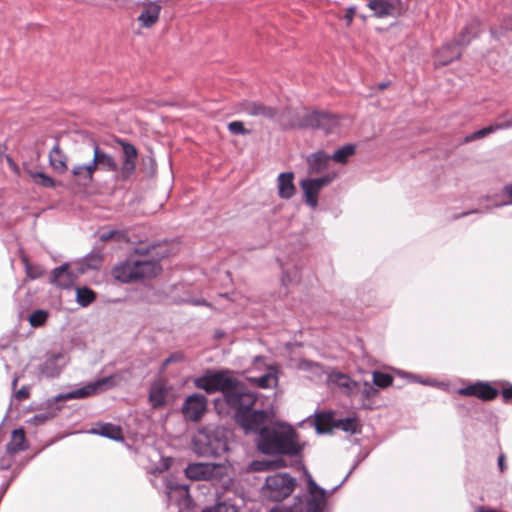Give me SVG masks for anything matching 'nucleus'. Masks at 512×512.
Here are the masks:
<instances>
[{
  "label": "nucleus",
  "mask_w": 512,
  "mask_h": 512,
  "mask_svg": "<svg viewBox=\"0 0 512 512\" xmlns=\"http://www.w3.org/2000/svg\"><path fill=\"white\" fill-rule=\"evenodd\" d=\"M161 6L157 2H149L138 16V22L144 28L153 26L159 19Z\"/></svg>",
  "instance_id": "obj_24"
},
{
  "label": "nucleus",
  "mask_w": 512,
  "mask_h": 512,
  "mask_svg": "<svg viewBox=\"0 0 512 512\" xmlns=\"http://www.w3.org/2000/svg\"><path fill=\"white\" fill-rule=\"evenodd\" d=\"M359 392L362 398V406L367 407L366 401L375 397L378 393V389L371 383L365 381L359 382V386L356 387L355 393Z\"/></svg>",
  "instance_id": "obj_33"
},
{
  "label": "nucleus",
  "mask_w": 512,
  "mask_h": 512,
  "mask_svg": "<svg viewBox=\"0 0 512 512\" xmlns=\"http://www.w3.org/2000/svg\"><path fill=\"white\" fill-rule=\"evenodd\" d=\"M322 418H323L322 414H316V430L318 433H322L324 431L321 428Z\"/></svg>",
  "instance_id": "obj_55"
},
{
  "label": "nucleus",
  "mask_w": 512,
  "mask_h": 512,
  "mask_svg": "<svg viewBox=\"0 0 512 512\" xmlns=\"http://www.w3.org/2000/svg\"><path fill=\"white\" fill-rule=\"evenodd\" d=\"M152 484L156 489L163 490L169 505L180 507L187 502L189 496L188 486L178 483L175 478L159 474L152 481Z\"/></svg>",
  "instance_id": "obj_8"
},
{
  "label": "nucleus",
  "mask_w": 512,
  "mask_h": 512,
  "mask_svg": "<svg viewBox=\"0 0 512 512\" xmlns=\"http://www.w3.org/2000/svg\"><path fill=\"white\" fill-rule=\"evenodd\" d=\"M193 481H208L217 489L228 490L233 484L229 467L221 463H190L184 470Z\"/></svg>",
  "instance_id": "obj_4"
},
{
  "label": "nucleus",
  "mask_w": 512,
  "mask_h": 512,
  "mask_svg": "<svg viewBox=\"0 0 512 512\" xmlns=\"http://www.w3.org/2000/svg\"><path fill=\"white\" fill-rule=\"evenodd\" d=\"M495 130H494V127L493 125H489V126H486L480 130H477L467 136H465L464 138V143H470V142H473L475 140H478V139H482L492 133H494Z\"/></svg>",
  "instance_id": "obj_39"
},
{
  "label": "nucleus",
  "mask_w": 512,
  "mask_h": 512,
  "mask_svg": "<svg viewBox=\"0 0 512 512\" xmlns=\"http://www.w3.org/2000/svg\"><path fill=\"white\" fill-rule=\"evenodd\" d=\"M207 404L208 400L204 395L194 393L185 399L181 410L186 419L197 422L206 412Z\"/></svg>",
  "instance_id": "obj_12"
},
{
  "label": "nucleus",
  "mask_w": 512,
  "mask_h": 512,
  "mask_svg": "<svg viewBox=\"0 0 512 512\" xmlns=\"http://www.w3.org/2000/svg\"><path fill=\"white\" fill-rule=\"evenodd\" d=\"M355 12H356V7L354 5L352 6H349L347 9H346V13L344 15V20L346 21V24L347 26H350L352 21H353V17L355 15Z\"/></svg>",
  "instance_id": "obj_52"
},
{
  "label": "nucleus",
  "mask_w": 512,
  "mask_h": 512,
  "mask_svg": "<svg viewBox=\"0 0 512 512\" xmlns=\"http://www.w3.org/2000/svg\"><path fill=\"white\" fill-rule=\"evenodd\" d=\"M355 145L353 144H346L339 149H337L333 155H331V159L334 160L337 163L345 164L347 163L349 157L355 154Z\"/></svg>",
  "instance_id": "obj_32"
},
{
  "label": "nucleus",
  "mask_w": 512,
  "mask_h": 512,
  "mask_svg": "<svg viewBox=\"0 0 512 512\" xmlns=\"http://www.w3.org/2000/svg\"><path fill=\"white\" fill-rule=\"evenodd\" d=\"M30 392L27 386H22L18 391L14 392L13 396L18 401H23L29 398Z\"/></svg>",
  "instance_id": "obj_50"
},
{
  "label": "nucleus",
  "mask_w": 512,
  "mask_h": 512,
  "mask_svg": "<svg viewBox=\"0 0 512 512\" xmlns=\"http://www.w3.org/2000/svg\"><path fill=\"white\" fill-rule=\"evenodd\" d=\"M478 212H479V210H472V211L464 212V213H462L461 215H456V216L454 217V219H458V218H460V217H462V216H466V215H469V214H471V213H478Z\"/></svg>",
  "instance_id": "obj_58"
},
{
  "label": "nucleus",
  "mask_w": 512,
  "mask_h": 512,
  "mask_svg": "<svg viewBox=\"0 0 512 512\" xmlns=\"http://www.w3.org/2000/svg\"><path fill=\"white\" fill-rule=\"evenodd\" d=\"M196 451L204 457H218L228 450L226 439L218 431H202L194 440Z\"/></svg>",
  "instance_id": "obj_7"
},
{
  "label": "nucleus",
  "mask_w": 512,
  "mask_h": 512,
  "mask_svg": "<svg viewBox=\"0 0 512 512\" xmlns=\"http://www.w3.org/2000/svg\"><path fill=\"white\" fill-rule=\"evenodd\" d=\"M95 262H96V264L91 265L93 268H96V267H97V265L100 263V258H99V257H97V258L95 259Z\"/></svg>",
  "instance_id": "obj_61"
},
{
  "label": "nucleus",
  "mask_w": 512,
  "mask_h": 512,
  "mask_svg": "<svg viewBox=\"0 0 512 512\" xmlns=\"http://www.w3.org/2000/svg\"><path fill=\"white\" fill-rule=\"evenodd\" d=\"M17 382H18V377H14V378H13V381H12V387H13V389H15V388H16Z\"/></svg>",
  "instance_id": "obj_60"
},
{
  "label": "nucleus",
  "mask_w": 512,
  "mask_h": 512,
  "mask_svg": "<svg viewBox=\"0 0 512 512\" xmlns=\"http://www.w3.org/2000/svg\"><path fill=\"white\" fill-rule=\"evenodd\" d=\"M27 277L37 279L44 275V269L41 266L31 264L26 257L22 258Z\"/></svg>",
  "instance_id": "obj_38"
},
{
  "label": "nucleus",
  "mask_w": 512,
  "mask_h": 512,
  "mask_svg": "<svg viewBox=\"0 0 512 512\" xmlns=\"http://www.w3.org/2000/svg\"><path fill=\"white\" fill-rule=\"evenodd\" d=\"M303 474H304L306 482H307V489H309V488L316 489L318 484L315 482V480L313 479V477L311 476V474L305 467H303Z\"/></svg>",
  "instance_id": "obj_53"
},
{
  "label": "nucleus",
  "mask_w": 512,
  "mask_h": 512,
  "mask_svg": "<svg viewBox=\"0 0 512 512\" xmlns=\"http://www.w3.org/2000/svg\"><path fill=\"white\" fill-rule=\"evenodd\" d=\"M257 447L267 455L295 457L302 451L298 434L290 425H279L263 430L261 437H258Z\"/></svg>",
  "instance_id": "obj_1"
},
{
  "label": "nucleus",
  "mask_w": 512,
  "mask_h": 512,
  "mask_svg": "<svg viewBox=\"0 0 512 512\" xmlns=\"http://www.w3.org/2000/svg\"><path fill=\"white\" fill-rule=\"evenodd\" d=\"M6 449L10 454H16L26 449L25 432L22 428L13 430L11 440L7 443Z\"/></svg>",
  "instance_id": "obj_28"
},
{
  "label": "nucleus",
  "mask_w": 512,
  "mask_h": 512,
  "mask_svg": "<svg viewBox=\"0 0 512 512\" xmlns=\"http://www.w3.org/2000/svg\"><path fill=\"white\" fill-rule=\"evenodd\" d=\"M55 414L51 412H45L34 415L29 422L33 423L34 425H42L44 424L48 419L52 418Z\"/></svg>",
  "instance_id": "obj_48"
},
{
  "label": "nucleus",
  "mask_w": 512,
  "mask_h": 512,
  "mask_svg": "<svg viewBox=\"0 0 512 512\" xmlns=\"http://www.w3.org/2000/svg\"><path fill=\"white\" fill-rule=\"evenodd\" d=\"M183 360V354L181 352L172 353L162 363V370H165L171 363L180 362Z\"/></svg>",
  "instance_id": "obj_49"
},
{
  "label": "nucleus",
  "mask_w": 512,
  "mask_h": 512,
  "mask_svg": "<svg viewBox=\"0 0 512 512\" xmlns=\"http://www.w3.org/2000/svg\"><path fill=\"white\" fill-rule=\"evenodd\" d=\"M167 389L160 383H154L150 387L149 401L153 408H160L166 404Z\"/></svg>",
  "instance_id": "obj_29"
},
{
  "label": "nucleus",
  "mask_w": 512,
  "mask_h": 512,
  "mask_svg": "<svg viewBox=\"0 0 512 512\" xmlns=\"http://www.w3.org/2000/svg\"><path fill=\"white\" fill-rule=\"evenodd\" d=\"M294 174L292 172L280 173L277 179L278 195L282 199H290L295 195L296 188L293 183Z\"/></svg>",
  "instance_id": "obj_22"
},
{
  "label": "nucleus",
  "mask_w": 512,
  "mask_h": 512,
  "mask_svg": "<svg viewBox=\"0 0 512 512\" xmlns=\"http://www.w3.org/2000/svg\"><path fill=\"white\" fill-rule=\"evenodd\" d=\"M250 381L255 383L258 387L266 389L277 385V377L272 372H267L259 377H252Z\"/></svg>",
  "instance_id": "obj_35"
},
{
  "label": "nucleus",
  "mask_w": 512,
  "mask_h": 512,
  "mask_svg": "<svg viewBox=\"0 0 512 512\" xmlns=\"http://www.w3.org/2000/svg\"><path fill=\"white\" fill-rule=\"evenodd\" d=\"M330 160V155L322 150L312 153L307 157L309 173H319L325 170L328 167Z\"/></svg>",
  "instance_id": "obj_25"
},
{
  "label": "nucleus",
  "mask_w": 512,
  "mask_h": 512,
  "mask_svg": "<svg viewBox=\"0 0 512 512\" xmlns=\"http://www.w3.org/2000/svg\"><path fill=\"white\" fill-rule=\"evenodd\" d=\"M116 385L115 376H107L103 377L101 379H98L94 382H91L84 387L75 389L73 391H70L68 393H62L55 396L51 402L55 403L58 401H65V400H71V399H84L87 397H90L92 395H95L99 392L108 390Z\"/></svg>",
  "instance_id": "obj_10"
},
{
  "label": "nucleus",
  "mask_w": 512,
  "mask_h": 512,
  "mask_svg": "<svg viewBox=\"0 0 512 512\" xmlns=\"http://www.w3.org/2000/svg\"><path fill=\"white\" fill-rule=\"evenodd\" d=\"M367 6L375 18L397 17L402 11L400 0H368Z\"/></svg>",
  "instance_id": "obj_13"
},
{
  "label": "nucleus",
  "mask_w": 512,
  "mask_h": 512,
  "mask_svg": "<svg viewBox=\"0 0 512 512\" xmlns=\"http://www.w3.org/2000/svg\"><path fill=\"white\" fill-rule=\"evenodd\" d=\"M268 413L264 410H250L245 412H235L236 423L243 428L246 434L258 433L261 437V432L267 430L266 426Z\"/></svg>",
  "instance_id": "obj_11"
},
{
  "label": "nucleus",
  "mask_w": 512,
  "mask_h": 512,
  "mask_svg": "<svg viewBox=\"0 0 512 512\" xmlns=\"http://www.w3.org/2000/svg\"><path fill=\"white\" fill-rule=\"evenodd\" d=\"M48 312L43 309L33 311L29 316V323L33 327H39L45 323Z\"/></svg>",
  "instance_id": "obj_40"
},
{
  "label": "nucleus",
  "mask_w": 512,
  "mask_h": 512,
  "mask_svg": "<svg viewBox=\"0 0 512 512\" xmlns=\"http://www.w3.org/2000/svg\"><path fill=\"white\" fill-rule=\"evenodd\" d=\"M95 172L96 170L91 161L87 164H76L71 169L73 181L84 187L92 183Z\"/></svg>",
  "instance_id": "obj_20"
},
{
  "label": "nucleus",
  "mask_w": 512,
  "mask_h": 512,
  "mask_svg": "<svg viewBox=\"0 0 512 512\" xmlns=\"http://www.w3.org/2000/svg\"><path fill=\"white\" fill-rule=\"evenodd\" d=\"M393 382V377L388 373L379 371L373 372V385L379 388H386Z\"/></svg>",
  "instance_id": "obj_37"
},
{
  "label": "nucleus",
  "mask_w": 512,
  "mask_h": 512,
  "mask_svg": "<svg viewBox=\"0 0 512 512\" xmlns=\"http://www.w3.org/2000/svg\"><path fill=\"white\" fill-rule=\"evenodd\" d=\"M125 238V233L119 230H102L99 239L102 242H107L112 239L122 240Z\"/></svg>",
  "instance_id": "obj_44"
},
{
  "label": "nucleus",
  "mask_w": 512,
  "mask_h": 512,
  "mask_svg": "<svg viewBox=\"0 0 512 512\" xmlns=\"http://www.w3.org/2000/svg\"><path fill=\"white\" fill-rule=\"evenodd\" d=\"M502 397L505 402L512 401V386L502 390Z\"/></svg>",
  "instance_id": "obj_54"
},
{
  "label": "nucleus",
  "mask_w": 512,
  "mask_h": 512,
  "mask_svg": "<svg viewBox=\"0 0 512 512\" xmlns=\"http://www.w3.org/2000/svg\"><path fill=\"white\" fill-rule=\"evenodd\" d=\"M139 250L113 268V276L122 283H131L156 277L161 272L158 261L146 255H139Z\"/></svg>",
  "instance_id": "obj_3"
},
{
  "label": "nucleus",
  "mask_w": 512,
  "mask_h": 512,
  "mask_svg": "<svg viewBox=\"0 0 512 512\" xmlns=\"http://www.w3.org/2000/svg\"><path fill=\"white\" fill-rule=\"evenodd\" d=\"M300 187L303 190L305 203L311 208H316L320 190L316 189L307 179L300 182Z\"/></svg>",
  "instance_id": "obj_31"
},
{
  "label": "nucleus",
  "mask_w": 512,
  "mask_h": 512,
  "mask_svg": "<svg viewBox=\"0 0 512 512\" xmlns=\"http://www.w3.org/2000/svg\"><path fill=\"white\" fill-rule=\"evenodd\" d=\"M49 163L51 167L59 174H63L68 170L67 156L60 149L58 143H55L49 152Z\"/></svg>",
  "instance_id": "obj_26"
},
{
  "label": "nucleus",
  "mask_w": 512,
  "mask_h": 512,
  "mask_svg": "<svg viewBox=\"0 0 512 512\" xmlns=\"http://www.w3.org/2000/svg\"><path fill=\"white\" fill-rule=\"evenodd\" d=\"M202 512H237L235 506L224 502H218L214 506L205 507Z\"/></svg>",
  "instance_id": "obj_43"
},
{
  "label": "nucleus",
  "mask_w": 512,
  "mask_h": 512,
  "mask_svg": "<svg viewBox=\"0 0 512 512\" xmlns=\"http://www.w3.org/2000/svg\"><path fill=\"white\" fill-rule=\"evenodd\" d=\"M242 111L254 117H263L265 119L273 120L278 115V110L275 107L267 106L255 101H246L242 104Z\"/></svg>",
  "instance_id": "obj_18"
},
{
  "label": "nucleus",
  "mask_w": 512,
  "mask_h": 512,
  "mask_svg": "<svg viewBox=\"0 0 512 512\" xmlns=\"http://www.w3.org/2000/svg\"><path fill=\"white\" fill-rule=\"evenodd\" d=\"M462 396H474L482 401H491L498 395V390L488 382L478 381L458 390Z\"/></svg>",
  "instance_id": "obj_15"
},
{
  "label": "nucleus",
  "mask_w": 512,
  "mask_h": 512,
  "mask_svg": "<svg viewBox=\"0 0 512 512\" xmlns=\"http://www.w3.org/2000/svg\"><path fill=\"white\" fill-rule=\"evenodd\" d=\"M479 26L480 22L477 19H473L461 30L453 43L457 44L461 49L468 46L479 35Z\"/></svg>",
  "instance_id": "obj_23"
},
{
  "label": "nucleus",
  "mask_w": 512,
  "mask_h": 512,
  "mask_svg": "<svg viewBox=\"0 0 512 512\" xmlns=\"http://www.w3.org/2000/svg\"><path fill=\"white\" fill-rule=\"evenodd\" d=\"M296 479L288 473H276L265 480L264 494L271 501L279 502L291 495Z\"/></svg>",
  "instance_id": "obj_6"
},
{
  "label": "nucleus",
  "mask_w": 512,
  "mask_h": 512,
  "mask_svg": "<svg viewBox=\"0 0 512 512\" xmlns=\"http://www.w3.org/2000/svg\"><path fill=\"white\" fill-rule=\"evenodd\" d=\"M462 49L457 44L450 42L444 44L437 52L435 63L437 65L446 66L460 58Z\"/></svg>",
  "instance_id": "obj_21"
},
{
  "label": "nucleus",
  "mask_w": 512,
  "mask_h": 512,
  "mask_svg": "<svg viewBox=\"0 0 512 512\" xmlns=\"http://www.w3.org/2000/svg\"><path fill=\"white\" fill-rule=\"evenodd\" d=\"M95 298H96V294L90 288H88V287L77 288L76 301L80 306L87 307L95 300Z\"/></svg>",
  "instance_id": "obj_34"
},
{
  "label": "nucleus",
  "mask_w": 512,
  "mask_h": 512,
  "mask_svg": "<svg viewBox=\"0 0 512 512\" xmlns=\"http://www.w3.org/2000/svg\"><path fill=\"white\" fill-rule=\"evenodd\" d=\"M303 125L331 132L338 125V118L329 112L314 111L306 115Z\"/></svg>",
  "instance_id": "obj_14"
},
{
  "label": "nucleus",
  "mask_w": 512,
  "mask_h": 512,
  "mask_svg": "<svg viewBox=\"0 0 512 512\" xmlns=\"http://www.w3.org/2000/svg\"><path fill=\"white\" fill-rule=\"evenodd\" d=\"M288 279V275L287 274H284L283 277H282V282L284 285H286V280Z\"/></svg>",
  "instance_id": "obj_62"
},
{
  "label": "nucleus",
  "mask_w": 512,
  "mask_h": 512,
  "mask_svg": "<svg viewBox=\"0 0 512 512\" xmlns=\"http://www.w3.org/2000/svg\"><path fill=\"white\" fill-rule=\"evenodd\" d=\"M123 151L122 164L119 166L115 158L102 150L98 144H93V159L91 160L95 170L101 169L108 172H118L122 180L130 178L135 170L138 158L136 147L124 140H118Z\"/></svg>",
  "instance_id": "obj_2"
},
{
  "label": "nucleus",
  "mask_w": 512,
  "mask_h": 512,
  "mask_svg": "<svg viewBox=\"0 0 512 512\" xmlns=\"http://www.w3.org/2000/svg\"><path fill=\"white\" fill-rule=\"evenodd\" d=\"M337 427L347 433L356 434L360 432V427L355 418L340 419Z\"/></svg>",
  "instance_id": "obj_36"
},
{
  "label": "nucleus",
  "mask_w": 512,
  "mask_h": 512,
  "mask_svg": "<svg viewBox=\"0 0 512 512\" xmlns=\"http://www.w3.org/2000/svg\"><path fill=\"white\" fill-rule=\"evenodd\" d=\"M34 177L37 179V183L41 184L44 187L53 188L55 186L54 179L43 172L35 173Z\"/></svg>",
  "instance_id": "obj_47"
},
{
  "label": "nucleus",
  "mask_w": 512,
  "mask_h": 512,
  "mask_svg": "<svg viewBox=\"0 0 512 512\" xmlns=\"http://www.w3.org/2000/svg\"><path fill=\"white\" fill-rule=\"evenodd\" d=\"M228 129L232 134L235 135H246L250 133V131L244 127V124L241 121L230 122L228 124Z\"/></svg>",
  "instance_id": "obj_46"
},
{
  "label": "nucleus",
  "mask_w": 512,
  "mask_h": 512,
  "mask_svg": "<svg viewBox=\"0 0 512 512\" xmlns=\"http://www.w3.org/2000/svg\"><path fill=\"white\" fill-rule=\"evenodd\" d=\"M504 461H505V456L503 454H501L498 457V466H499V469L501 472H503L506 469Z\"/></svg>",
  "instance_id": "obj_56"
},
{
  "label": "nucleus",
  "mask_w": 512,
  "mask_h": 512,
  "mask_svg": "<svg viewBox=\"0 0 512 512\" xmlns=\"http://www.w3.org/2000/svg\"><path fill=\"white\" fill-rule=\"evenodd\" d=\"M355 468V466L350 470V472L346 475V477L342 480V482L340 484H338L337 486H335L330 492L329 494H332L334 493L339 487H341L343 485V483L346 481V479L349 477V475L352 473V470Z\"/></svg>",
  "instance_id": "obj_57"
},
{
  "label": "nucleus",
  "mask_w": 512,
  "mask_h": 512,
  "mask_svg": "<svg viewBox=\"0 0 512 512\" xmlns=\"http://www.w3.org/2000/svg\"><path fill=\"white\" fill-rule=\"evenodd\" d=\"M410 377L413 379V381H418V378L414 375H410Z\"/></svg>",
  "instance_id": "obj_64"
},
{
  "label": "nucleus",
  "mask_w": 512,
  "mask_h": 512,
  "mask_svg": "<svg viewBox=\"0 0 512 512\" xmlns=\"http://www.w3.org/2000/svg\"><path fill=\"white\" fill-rule=\"evenodd\" d=\"M387 86H388V84H387V83H381V84L379 85L380 89H382V90H383V89H385Z\"/></svg>",
  "instance_id": "obj_63"
},
{
  "label": "nucleus",
  "mask_w": 512,
  "mask_h": 512,
  "mask_svg": "<svg viewBox=\"0 0 512 512\" xmlns=\"http://www.w3.org/2000/svg\"><path fill=\"white\" fill-rule=\"evenodd\" d=\"M329 380L338 387L345 389V393L349 396L353 395L356 387L359 386V382L353 381L348 375L340 372L331 373Z\"/></svg>",
  "instance_id": "obj_27"
},
{
  "label": "nucleus",
  "mask_w": 512,
  "mask_h": 512,
  "mask_svg": "<svg viewBox=\"0 0 512 512\" xmlns=\"http://www.w3.org/2000/svg\"><path fill=\"white\" fill-rule=\"evenodd\" d=\"M308 496L306 499L307 512H323L326 506L327 491L317 485L316 489H307Z\"/></svg>",
  "instance_id": "obj_19"
},
{
  "label": "nucleus",
  "mask_w": 512,
  "mask_h": 512,
  "mask_svg": "<svg viewBox=\"0 0 512 512\" xmlns=\"http://www.w3.org/2000/svg\"><path fill=\"white\" fill-rule=\"evenodd\" d=\"M66 363L67 358L64 353L58 352L50 354L40 365V372L47 378H55L59 376Z\"/></svg>",
  "instance_id": "obj_16"
},
{
  "label": "nucleus",
  "mask_w": 512,
  "mask_h": 512,
  "mask_svg": "<svg viewBox=\"0 0 512 512\" xmlns=\"http://www.w3.org/2000/svg\"><path fill=\"white\" fill-rule=\"evenodd\" d=\"M495 132L498 130L509 129L512 127V117L504 120L503 122H496L492 124Z\"/></svg>",
  "instance_id": "obj_51"
},
{
  "label": "nucleus",
  "mask_w": 512,
  "mask_h": 512,
  "mask_svg": "<svg viewBox=\"0 0 512 512\" xmlns=\"http://www.w3.org/2000/svg\"><path fill=\"white\" fill-rule=\"evenodd\" d=\"M477 512H497V511L492 510V509H485L484 507H480L477 509Z\"/></svg>",
  "instance_id": "obj_59"
},
{
  "label": "nucleus",
  "mask_w": 512,
  "mask_h": 512,
  "mask_svg": "<svg viewBox=\"0 0 512 512\" xmlns=\"http://www.w3.org/2000/svg\"><path fill=\"white\" fill-rule=\"evenodd\" d=\"M335 178L334 174H326L318 178H307V180L314 186L316 189L320 190L329 185Z\"/></svg>",
  "instance_id": "obj_41"
},
{
  "label": "nucleus",
  "mask_w": 512,
  "mask_h": 512,
  "mask_svg": "<svg viewBox=\"0 0 512 512\" xmlns=\"http://www.w3.org/2000/svg\"><path fill=\"white\" fill-rule=\"evenodd\" d=\"M236 379L230 371H207L204 375L194 379L196 388L204 390L208 394L221 392L226 398L229 391L233 388V382Z\"/></svg>",
  "instance_id": "obj_5"
},
{
  "label": "nucleus",
  "mask_w": 512,
  "mask_h": 512,
  "mask_svg": "<svg viewBox=\"0 0 512 512\" xmlns=\"http://www.w3.org/2000/svg\"><path fill=\"white\" fill-rule=\"evenodd\" d=\"M501 197L503 199L499 202H494L493 207L497 208L512 204V184H508L503 187Z\"/></svg>",
  "instance_id": "obj_42"
},
{
  "label": "nucleus",
  "mask_w": 512,
  "mask_h": 512,
  "mask_svg": "<svg viewBox=\"0 0 512 512\" xmlns=\"http://www.w3.org/2000/svg\"><path fill=\"white\" fill-rule=\"evenodd\" d=\"M503 30L512 31V15L504 20L503 26L500 30H498L496 28H491L490 29L491 36L493 38L499 40L504 35Z\"/></svg>",
  "instance_id": "obj_45"
},
{
  "label": "nucleus",
  "mask_w": 512,
  "mask_h": 512,
  "mask_svg": "<svg viewBox=\"0 0 512 512\" xmlns=\"http://www.w3.org/2000/svg\"><path fill=\"white\" fill-rule=\"evenodd\" d=\"M90 433L97 434L112 440L122 439L121 429L111 423H104L99 425L98 428H92Z\"/></svg>",
  "instance_id": "obj_30"
},
{
  "label": "nucleus",
  "mask_w": 512,
  "mask_h": 512,
  "mask_svg": "<svg viewBox=\"0 0 512 512\" xmlns=\"http://www.w3.org/2000/svg\"><path fill=\"white\" fill-rule=\"evenodd\" d=\"M257 395L252 392L245 383L239 381L237 378L233 382V388L227 394L225 401L229 407L235 412H245L252 410Z\"/></svg>",
  "instance_id": "obj_9"
},
{
  "label": "nucleus",
  "mask_w": 512,
  "mask_h": 512,
  "mask_svg": "<svg viewBox=\"0 0 512 512\" xmlns=\"http://www.w3.org/2000/svg\"><path fill=\"white\" fill-rule=\"evenodd\" d=\"M76 276L69 270V264L64 263L51 272L50 282L60 288L69 289L73 286Z\"/></svg>",
  "instance_id": "obj_17"
}]
</instances>
